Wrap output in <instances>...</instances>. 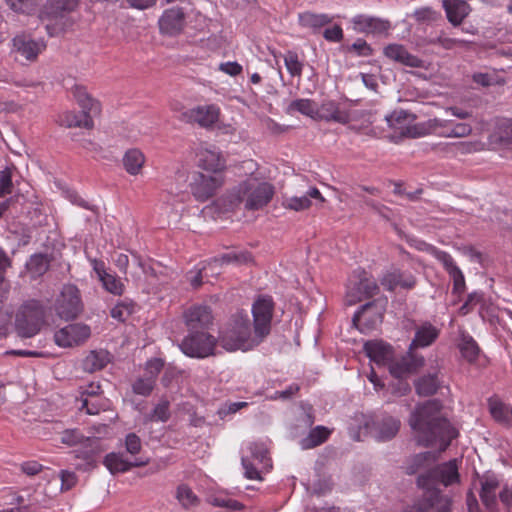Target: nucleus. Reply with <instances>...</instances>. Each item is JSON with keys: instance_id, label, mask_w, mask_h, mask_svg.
Masks as SVG:
<instances>
[{"instance_id": "nucleus-55", "label": "nucleus", "mask_w": 512, "mask_h": 512, "mask_svg": "<svg viewBox=\"0 0 512 512\" xmlns=\"http://www.w3.org/2000/svg\"><path fill=\"white\" fill-rule=\"evenodd\" d=\"M86 437L76 429H68L61 433V442L68 446L80 445Z\"/></svg>"}, {"instance_id": "nucleus-21", "label": "nucleus", "mask_w": 512, "mask_h": 512, "mask_svg": "<svg viewBox=\"0 0 512 512\" xmlns=\"http://www.w3.org/2000/svg\"><path fill=\"white\" fill-rule=\"evenodd\" d=\"M220 115V110L216 105L197 106L184 113V117L188 122H194L201 127H210L214 125Z\"/></svg>"}, {"instance_id": "nucleus-62", "label": "nucleus", "mask_w": 512, "mask_h": 512, "mask_svg": "<svg viewBox=\"0 0 512 512\" xmlns=\"http://www.w3.org/2000/svg\"><path fill=\"white\" fill-rule=\"evenodd\" d=\"M249 451L253 460L263 463L267 459V449L262 444L251 443Z\"/></svg>"}, {"instance_id": "nucleus-31", "label": "nucleus", "mask_w": 512, "mask_h": 512, "mask_svg": "<svg viewBox=\"0 0 512 512\" xmlns=\"http://www.w3.org/2000/svg\"><path fill=\"white\" fill-rule=\"evenodd\" d=\"M92 116L93 114L85 113L84 110L79 113L66 111L59 115L58 122L61 126L67 128L80 127L91 129L93 127Z\"/></svg>"}, {"instance_id": "nucleus-27", "label": "nucleus", "mask_w": 512, "mask_h": 512, "mask_svg": "<svg viewBox=\"0 0 512 512\" xmlns=\"http://www.w3.org/2000/svg\"><path fill=\"white\" fill-rule=\"evenodd\" d=\"M381 284L389 291H393L398 286L412 289L416 284V278L411 273L395 270L386 273L381 279Z\"/></svg>"}, {"instance_id": "nucleus-58", "label": "nucleus", "mask_w": 512, "mask_h": 512, "mask_svg": "<svg viewBox=\"0 0 512 512\" xmlns=\"http://www.w3.org/2000/svg\"><path fill=\"white\" fill-rule=\"evenodd\" d=\"M311 205L310 199L304 195L301 197H291L285 201V206L295 211H301L309 208Z\"/></svg>"}, {"instance_id": "nucleus-15", "label": "nucleus", "mask_w": 512, "mask_h": 512, "mask_svg": "<svg viewBox=\"0 0 512 512\" xmlns=\"http://www.w3.org/2000/svg\"><path fill=\"white\" fill-rule=\"evenodd\" d=\"M254 329L265 338L271 329L273 301L271 297H260L252 307Z\"/></svg>"}, {"instance_id": "nucleus-32", "label": "nucleus", "mask_w": 512, "mask_h": 512, "mask_svg": "<svg viewBox=\"0 0 512 512\" xmlns=\"http://www.w3.org/2000/svg\"><path fill=\"white\" fill-rule=\"evenodd\" d=\"M443 6L448 20L455 26L461 24L470 12L469 5L463 0H443Z\"/></svg>"}, {"instance_id": "nucleus-1", "label": "nucleus", "mask_w": 512, "mask_h": 512, "mask_svg": "<svg viewBox=\"0 0 512 512\" xmlns=\"http://www.w3.org/2000/svg\"><path fill=\"white\" fill-rule=\"evenodd\" d=\"M442 405L438 400H429L416 407L409 418V425L415 432L418 444L430 446L437 440L446 449L458 435L457 430L442 415Z\"/></svg>"}, {"instance_id": "nucleus-35", "label": "nucleus", "mask_w": 512, "mask_h": 512, "mask_svg": "<svg viewBox=\"0 0 512 512\" xmlns=\"http://www.w3.org/2000/svg\"><path fill=\"white\" fill-rule=\"evenodd\" d=\"M122 162L128 174L138 175L145 164V156L141 150L132 148L125 152Z\"/></svg>"}, {"instance_id": "nucleus-9", "label": "nucleus", "mask_w": 512, "mask_h": 512, "mask_svg": "<svg viewBox=\"0 0 512 512\" xmlns=\"http://www.w3.org/2000/svg\"><path fill=\"white\" fill-rule=\"evenodd\" d=\"M56 314L66 321L73 320L83 311L80 292L75 285H64L55 301Z\"/></svg>"}, {"instance_id": "nucleus-46", "label": "nucleus", "mask_w": 512, "mask_h": 512, "mask_svg": "<svg viewBox=\"0 0 512 512\" xmlns=\"http://www.w3.org/2000/svg\"><path fill=\"white\" fill-rule=\"evenodd\" d=\"M170 403L168 400H161L153 411L145 416V421L166 422L170 418Z\"/></svg>"}, {"instance_id": "nucleus-61", "label": "nucleus", "mask_w": 512, "mask_h": 512, "mask_svg": "<svg viewBox=\"0 0 512 512\" xmlns=\"http://www.w3.org/2000/svg\"><path fill=\"white\" fill-rule=\"evenodd\" d=\"M61 490L67 491L73 488L77 483V476L74 472L69 470H62L60 472Z\"/></svg>"}, {"instance_id": "nucleus-14", "label": "nucleus", "mask_w": 512, "mask_h": 512, "mask_svg": "<svg viewBox=\"0 0 512 512\" xmlns=\"http://www.w3.org/2000/svg\"><path fill=\"white\" fill-rule=\"evenodd\" d=\"M424 363L422 355L409 349L405 355L389 364V372L393 377L403 379L420 370Z\"/></svg>"}, {"instance_id": "nucleus-20", "label": "nucleus", "mask_w": 512, "mask_h": 512, "mask_svg": "<svg viewBox=\"0 0 512 512\" xmlns=\"http://www.w3.org/2000/svg\"><path fill=\"white\" fill-rule=\"evenodd\" d=\"M185 323L190 332H201L212 324L211 309L205 305H195L184 313Z\"/></svg>"}, {"instance_id": "nucleus-53", "label": "nucleus", "mask_w": 512, "mask_h": 512, "mask_svg": "<svg viewBox=\"0 0 512 512\" xmlns=\"http://www.w3.org/2000/svg\"><path fill=\"white\" fill-rule=\"evenodd\" d=\"M177 499L184 507H190L196 504L197 497L193 491L186 485H181L177 489Z\"/></svg>"}, {"instance_id": "nucleus-24", "label": "nucleus", "mask_w": 512, "mask_h": 512, "mask_svg": "<svg viewBox=\"0 0 512 512\" xmlns=\"http://www.w3.org/2000/svg\"><path fill=\"white\" fill-rule=\"evenodd\" d=\"M364 350L370 360L377 365H388L393 362V350L382 341H367Z\"/></svg>"}, {"instance_id": "nucleus-10", "label": "nucleus", "mask_w": 512, "mask_h": 512, "mask_svg": "<svg viewBox=\"0 0 512 512\" xmlns=\"http://www.w3.org/2000/svg\"><path fill=\"white\" fill-rule=\"evenodd\" d=\"M216 340L206 332H190L180 344V349L189 357L205 358L213 354Z\"/></svg>"}, {"instance_id": "nucleus-63", "label": "nucleus", "mask_w": 512, "mask_h": 512, "mask_svg": "<svg viewBox=\"0 0 512 512\" xmlns=\"http://www.w3.org/2000/svg\"><path fill=\"white\" fill-rule=\"evenodd\" d=\"M242 466L245 470V477L250 480L260 479V474L257 468L253 465L248 457H242Z\"/></svg>"}, {"instance_id": "nucleus-4", "label": "nucleus", "mask_w": 512, "mask_h": 512, "mask_svg": "<svg viewBox=\"0 0 512 512\" xmlns=\"http://www.w3.org/2000/svg\"><path fill=\"white\" fill-rule=\"evenodd\" d=\"M263 340L264 338L255 329H251L247 315H236L219 338L221 346L227 351H247Z\"/></svg>"}, {"instance_id": "nucleus-52", "label": "nucleus", "mask_w": 512, "mask_h": 512, "mask_svg": "<svg viewBox=\"0 0 512 512\" xmlns=\"http://www.w3.org/2000/svg\"><path fill=\"white\" fill-rule=\"evenodd\" d=\"M412 17L419 23H432L440 18V14L430 7H422L414 11Z\"/></svg>"}, {"instance_id": "nucleus-39", "label": "nucleus", "mask_w": 512, "mask_h": 512, "mask_svg": "<svg viewBox=\"0 0 512 512\" xmlns=\"http://www.w3.org/2000/svg\"><path fill=\"white\" fill-rule=\"evenodd\" d=\"M440 386L437 374H428L415 382V389L420 396H430L437 392Z\"/></svg>"}, {"instance_id": "nucleus-5", "label": "nucleus", "mask_w": 512, "mask_h": 512, "mask_svg": "<svg viewBox=\"0 0 512 512\" xmlns=\"http://www.w3.org/2000/svg\"><path fill=\"white\" fill-rule=\"evenodd\" d=\"M79 4V0H49L41 11L39 18L49 21L46 31L50 36H56L72 25L68 16Z\"/></svg>"}, {"instance_id": "nucleus-59", "label": "nucleus", "mask_w": 512, "mask_h": 512, "mask_svg": "<svg viewBox=\"0 0 512 512\" xmlns=\"http://www.w3.org/2000/svg\"><path fill=\"white\" fill-rule=\"evenodd\" d=\"M141 439L135 433H129L125 438V448L128 453L135 455L141 450Z\"/></svg>"}, {"instance_id": "nucleus-42", "label": "nucleus", "mask_w": 512, "mask_h": 512, "mask_svg": "<svg viewBox=\"0 0 512 512\" xmlns=\"http://www.w3.org/2000/svg\"><path fill=\"white\" fill-rule=\"evenodd\" d=\"M31 278L36 279L45 274L49 268V260L42 254L32 255L26 263Z\"/></svg>"}, {"instance_id": "nucleus-26", "label": "nucleus", "mask_w": 512, "mask_h": 512, "mask_svg": "<svg viewBox=\"0 0 512 512\" xmlns=\"http://www.w3.org/2000/svg\"><path fill=\"white\" fill-rule=\"evenodd\" d=\"M499 487V480L494 474H486L481 480L480 498L490 512H495L497 504L496 490Z\"/></svg>"}, {"instance_id": "nucleus-12", "label": "nucleus", "mask_w": 512, "mask_h": 512, "mask_svg": "<svg viewBox=\"0 0 512 512\" xmlns=\"http://www.w3.org/2000/svg\"><path fill=\"white\" fill-rule=\"evenodd\" d=\"M223 182L221 174L196 172L190 183L191 193L197 201H207L215 195Z\"/></svg>"}, {"instance_id": "nucleus-51", "label": "nucleus", "mask_w": 512, "mask_h": 512, "mask_svg": "<svg viewBox=\"0 0 512 512\" xmlns=\"http://www.w3.org/2000/svg\"><path fill=\"white\" fill-rule=\"evenodd\" d=\"M134 311V305L131 302H120L111 310V317L124 322Z\"/></svg>"}, {"instance_id": "nucleus-22", "label": "nucleus", "mask_w": 512, "mask_h": 512, "mask_svg": "<svg viewBox=\"0 0 512 512\" xmlns=\"http://www.w3.org/2000/svg\"><path fill=\"white\" fill-rule=\"evenodd\" d=\"M197 156L198 166L208 173L220 174L225 167V160L215 147L201 148Z\"/></svg>"}, {"instance_id": "nucleus-48", "label": "nucleus", "mask_w": 512, "mask_h": 512, "mask_svg": "<svg viewBox=\"0 0 512 512\" xmlns=\"http://www.w3.org/2000/svg\"><path fill=\"white\" fill-rule=\"evenodd\" d=\"M155 385L153 376L140 377L132 385L133 392L141 396H148Z\"/></svg>"}, {"instance_id": "nucleus-45", "label": "nucleus", "mask_w": 512, "mask_h": 512, "mask_svg": "<svg viewBox=\"0 0 512 512\" xmlns=\"http://www.w3.org/2000/svg\"><path fill=\"white\" fill-rule=\"evenodd\" d=\"M252 260V256L248 252H231L214 258L209 265H223L229 263L244 264Z\"/></svg>"}, {"instance_id": "nucleus-47", "label": "nucleus", "mask_w": 512, "mask_h": 512, "mask_svg": "<svg viewBox=\"0 0 512 512\" xmlns=\"http://www.w3.org/2000/svg\"><path fill=\"white\" fill-rule=\"evenodd\" d=\"M284 63L292 77H301L303 64L299 61L297 53L288 51L284 56Z\"/></svg>"}, {"instance_id": "nucleus-25", "label": "nucleus", "mask_w": 512, "mask_h": 512, "mask_svg": "<svg viewBox=\"0 0 512 512\" xmlns=\"http://www.w3.org/2000/svg\"><path fill=\"white\" fill-rule=\"evenodd\" d=\"M94 270L106 291L117 296L124 293V283L116 274L106 271L103 262L94 260Z\"/></svg>"}, {"instance_id": "nucleus-8", "label": "nucleus", "mask_w": 512, "mask_h": 512, "mask_svg": "<svg viewBox=\"0 0 512 512\" xmlns=\"http://www.w3.org/2000/svg\"><path fill=\"white\" fill-rule=\"evenodd\" d=\"M387 299H377L363 305L353 316V324L362 333L376 329L383 321Z\"/></svg>"}, {"instance_id": "nucleus-50", "label": "nucleus", "mask_w": 512, "mask_h": 512, "mask_svg": "<svg viewBox=\"0 0 512 512\" xmlns=\"http://www.w3.org/2000/svg\"><path fill=\"white\" fill-rule=\"evenodd\" d=\"M386 120L391 127H395L397 124L412 123L416 120V115L406 110L399 109L387 116Z\"/></svg>"}, {"instance_id": "nucleus-41", "label": "nucleus", "mask_w": 512, "mask_h": 512, "mask_svg": "<svg viewBox=\"0 0 512 512\" xmlns=\"http://www.w3.org/2000/svg\"><path fill=\"white\" fill-rule=\"evenodd\" d=\"M332 22V17L327 14H315L304 12L299 15V23L303 27L318 29Z\"/></svg>"}, {"instance_id": "nucleus-29", "label": "nucleus", "mask_w": 512, "mask_h": 512, "mask_svg": "<svg viewBox=\"0 0 512 512\" xmlns=\"http://www.w3.org/2000/svg\"><path fill=\"white\" fill-rule=\"evenodd\" d=\"M103 464L111 474L124 473L132 467H142L148 464V460L128 462L121 454L109 453L104 457Z\"/></svg>"}, {"instance_id": "nucleus-17", "label": "nucleus", "mask_w": 512, "mask_h": 512, "mask_svg": "<svg viewBox=\"0 0 512 512\" xmlns=\"http://www.w3.org/2000/svg\"><path fill=\"white\" fill-rule=\"evenodd\" d=\"M158 25L162 34L178 35L186 25V14L180 7L166 9L159 18Z\"/></svg>"}, {"instance_id": "nucleus-18", "label": "nucleus", "mask_w": 512, "mask_h": 512, "mask_svg": "<svg viewBox=\"0 0 512 512\" xmlns=\"http://www.w3.org/2000/svg\"><path fill=\"white\" fill-rule=\"evenodd\" d=\"M351 119L350 112L345 106L334 100H325L317 110L316 120L347 124Z\"/></svg>"}, {"instance_id": "nucleus-36", "label": "nucleus", "mask_w": 512, "mask_h": 512, "mask_svg": "<svg viewBox=\"0 0 512 512\" xmlns=\"http://www.w3.org/2000/svg\"><path fill=\"white\" fill-rule=\"evenodd\" d=\"M109 361V353L107 351H91L83 361V368L85 371L93 373L103 369Z\"/></svg>"}, {"instance_id": "nucleus-64", "label": "nucleus", "mask_w": 512, "mask_h": 512, "mask_svg": "<svg viewBox=\"0 0 512 512\" xmlns=\"http://www.w3.org/2000/svg\"><path fill=\"white\" fill-rule=\"evenodd\" d=\"M499 139L505 144L512 145V120L499 127Z\"/></svg>"}, {"instance_id": "nucleus-49", "label": "nucleus", "mask_w": 512, "mask_h": 512, "mask_svg": "<svg viewBox=\"0 0 512 512\" xmlns=\"http://www.w3.org/2000/svg\"><path fill=\"white\" fill-rule=\"evenodd\" d=\"M7 5L15 12L31 14L38 6V0H6Z\"/></svg>"}, {"instance_id": "nucleus-60", "label": "nucleus", "mask_w": 512, "mask_h": 512, "mask_svg": "<svg viewBox=\"0 0 512 512\" xmlns=\"http://www.w3.org/2000/svg\"><path fill=\"white\" fill-rule=\"evenodd\" d=\"M449 276L453 281V293L462 294L465 291V278L460 268L450 273Z\"/></svg>"}, {"instance_id": "nucleus-43", "label": "nucleus", "mask_w": 512, "mask_h": 512, "mask_svg": "<svg viewBox=\"0 0 512 512\" xmlns=\"http://www.w3.org/2000/svg\"><path fill=\"white\" fill-rule=\"evenodd\" d=\"M461 355L468 362L473 363L477 360L480 348L471 336H463L459 343Z\"/></svg>"}, {"instance_id": "nucleus-13", "label": "nucleus", "mask_w": 512, "mask_h": 512, "mask_svg": "<svg viewBox=\"0 0 512 512\" xmlns=\"http://www.w3.org/2000/svg\"><path fill=\"white\" fill-rule=\"evenodd\" d=\"M12 43L13 51L30 62L35 61L39 54L46 49V42L43 39H34L27 33L17 34Z\"/></svg>"}, {"instance_id": "nucleus-3", "label": "nucleus", "mask_w": 512, "mask_h": 512, "mask_svg": "<svg viewBox=\"0 0 512 512\" xmlns=\"http://www.w3.org/2000/svg\"><path fill=\"white\" fill-rule=\"evenodd\" d=\"M274 187L268 182L257 178H248L231 189L224 197L227 209L243 208L253 211L265 207L273 198Z\"/></svg>"}, {"instance_id": "nucleus-56", "label": "nucleus", "mask_w": 512, "mask_h": 512, "mask_svg": "<svg viewBox=\"0 0 512 512\" xmlns=\"http://www.w3.org/2000/svg\"><path fill=\"white\" fill-rule=\"evenodd\" d=\"M209 502L213 506L223 507L229 510H241L244 507L240 502L236 500L223 498L219 496L210 497Z\"/></svg>"}, {"instance_id": "nucleus-34", "label": "nucleus", "mask_w": 512, "mask_h": 512, "mask_svg": "<svg viewBox=\"0 0 512 512\" xmlns=\"http://www.w3.org/2000/svg\"><path fill=\"white\" fill-rule=\"evenodd\" d=\"M488 407L493 419L504 425L512 424V408L498 397L488 399Z\"/></svg>"}, {"instance_id": "nucleus-57", "label": "nucleus", "mask_w": 512, "mask_h": 512, "mask_svg": "<svg viewBox=\"0 0 512 512\" xmlns=\"http://www.w3.org/2000/svg\"><path fill=\"white\" fill-rule=\"evenodd\" d=\"M12 173L9 168L0 172V197L12 192Z\"/></svg>"}, {"instance_id": "nucleus-6", "label": "nucleus", "mask_w": 512, "mask_h": 512, "mask_svg": "<svg viewBox=\"0 0 512 512\" xmlns=\"http://www.w3.org/2000/svg\"><path fill=\"white\" fill-rule=\"evenodd\" d=\"M45 307L38 300H28L18 309L15 328L22 338H31L38 334L45 323Z\"/></svg>"}, {"instance_id": "nucleus-11", "label": "nucleus", "mask_w": 512, "mask_h": 512, "mask_svg": "<svg viewBox=\"0 0 512 512\" xmlns=\"http://www.w3.org/2000/svg\"><path fill=\"white\" fill-rule=\"evenodd\" d=\"M357 281L348 286L346 293V303L354 305L357 302L370 298L379 292V286L376 280L365 270L355 271Z\"/></svg>"}, {"instance_id": "nucleus-54", "label": "nucleus", "mask_w": 512, "mask_h": 512, "mask_svg": "<svg viewBox=\"0 0 512 512\" xmlns=\"http://www.w3.org/2000/svg\"><path fill=\"white\" fill-rule=\"evenodd\" d=\"M9 266V258L3 251H0V298L5 297L9 290V285L4 277L5 270Z\"/></svg>"}, {"instance_id": "nucleus-33", "label": "nucleus", "mask_w": 512, "mask_h": 512, "mask_svg": "<svg viewBox=\"0 0 512 512\" xmlns=\"http://www.w3.org/2000/svg\"><path fill=\"white\" fill-rule=\"evenodd\" d=\"M439 331L430 323H425L418 327L415 337L410 344V350L415 348H423L431 345L438 337Z\"/></svg>"}, {"instance_id": "nucleus-30", "label": "nucleus", "mask_w": 512, "mask_h": 512, "mask_svg": "<svg viewBox=\"0 0 512 512\" xmlns=\"http://www.w3.org/2000/svg\"><path fill=\"white\" fill-rule=\"evenodd\" d=\"M79 446L80 448L73 451L75 457L83 459L87 461L89 465L95 467L96 464L94 457L104 450L101 446L99 438L86 437Z\"/></svg>"}, {"instance_id": "nucleus-44", "label": "nucleus", "mask_w": 512, "mask_h": 512, "mask_svg": "<svg viewBox=\"0 0 512 512\" xmlns=\"http://www.w3.org/2000/svg\"><path fill=\"white\" fill-rule=\"evenodd\" d=\"M425 246V250L428 253H430L434 258H436L439 262L442 263L444 269L447 271L448 274L452 273L453 271L459 268L449 253L439 250L438 248L432 245L426 244Z\"/></svg>"}, {"instance_id": "nucleus-28", "label": "nucleus", "mask_w": 512, "mask_h": 512, "mask_svg": "<svg viewBox=\"0 0 512 512\" xmlns=\"http://www.w3.org/2000/svg\"><path fill=\"white\" fill-rule=\"evenodd\" d=\"M384 54L387 58L399 62L403 65L418 68L421 67L422 61L410 54L403 45L390 44L384 48Z\"/></svg>"}, {"instance_id": "nucleus-37", "label": "nucleus", "mask_w": 512, "mask_h": 512, "mask_svg": "<svg viewBox=\"0 0 512 512\" xmlns=\"http://www.w3.org/2000/svg\"><path fill=\"white\" fill-rule=\"evenodd\" d=\"M73 94L77 103L85 113H91L93 115L100 113L99 102L91 98L85 88L76 86L73 90Z\"/></svg>"}, {"instance_id": "nucleus-19", "label": "nucleus", "mask_w": 512, "mask_h": 512, "mask_svg": "<svg viewBox=\"0 0 512 512\" xmlns=\"http://www.w3.org/2000/svg\"><path fill=\"white\" fill-rule=\"evenodd\" d=\"M400 426L401 422L399 419L390 415H384L373 421L370 433L375 440L386 442L397 435Z\"/></svg>"}, {"instance_id": "nucleus-2", "label": "nucleus", "mask_w": 512, "mask_h": 512, "mask_svg": "<svg viewBox=\"0 0 512 512\" xmlns=\"http://www.w3.org/2000/svg\"><path fill=\"white\" fill-rule=\"evenodd\" d=\"M459 481L456 460L437 465L426 473L418 476L417 484L425 490L422 498L403 512H450L451 500L440 494L436 489L438 484L449 486Z\"/></svg>"}, {"instance_id": "nucleus-40", "label": "nucleus", "mask_w": 512, "mask_h": 512, "mask_svg": "<svg viewBox=\"0 0 512 512\" xmlns=\"http://www.w3.org/2000/svg\"><path fill=\"white\" fill-rule=\"evenodd\" d=\"M330 435V430L324 426H317L312 429L309 435L302 439V449H311L324 443Z\"/></svg>"}, {"instance_id": "nucleus-7", "label": "nucleus", "mask_w": 512, "mask_h": 512, "mask_svg": "<svg viewBox=\"0 0 512 512\" xmlns=\"http://www.w3.org/2000/svg\"><path fill=\"white\" fill-rule=\"evenodd\" d=\"M413 137L436 134L444 138H463L472 133V126L454 119L432 118L414 127Z\"/></svg>"}, {"instance_id": "nucleus-23", "label": "nucleus", "mask_w": 512, "mask_h": 512, "mask_svg": "<svg viewBox=\"0 0 512 512\" xmlns=\"http://www.w3.org/2000/svg\"><path fill=\"white\" fill-rule=\"evenodd\" d=\"M354 29L360 33L366 34H384L390 29V23L376 17L358 15L352 20Z\"/></svg>"}, {"instance_id": "nucleus-16", "label": "nucleus", "mask_w": 512, "mask_h": 512, "mask_svg": "<svg viewBox=\"0 0 512 512\" xmlns=\"http://www.w3.org/2000/svg\"><path fill=\"white\" fill-rule=\"evenodd\" d=\"M91 335V329L83 323L69 324L55 333V342L61 347H72L85 342Z\"/></svg>"}, {"instance_id": "nucleus-38", "label": "nucleus", "mask_w": 512, "mask_h": 512, "mask_svg": "<svg viewBox=\"0 0 512 512\" xmlns=\"http://www.w3.org/2000/svg\"><path fill=\"white\" fill-rule=\"evenodd\" d=\"M287 110L289 113L299 112L316 120L318 104L312 99H296L288 105Z\"/></svg>"}]
</instances>
